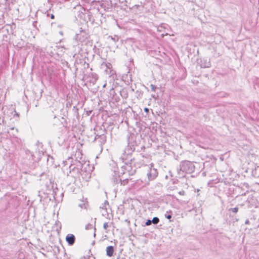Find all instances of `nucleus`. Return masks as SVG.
I'll return each mask as SVG.
<instances>
[{
	"instance_id": "obj_7",
	"label": "nucleus",
	"mask_w": 259,
	"mask_h": 259,
	"mask_svg": "<svg viewBox=\"0 0 259 259\" xmlns=\"http://www.w3.org/2000/svg\"><path fill=\"white\" fill-rule=\"evenodd\" d=\"M159 221V220L158 218L155 217L152 219V222L154 224H157Z\"/></svg>"
},
{
	"instance_id": "obj_1",
	"label": "nucleus",
	"mask_w": 259,
	"mask_h": 259,
	"mask_svg": "<svg viewBox=\"0 0 259 259\" xmlns=\"http://www.w3.org/2000/svg\"><path fill=\"white\" fill-rule=\"evenodd\" d=\"M72 9L71 13L74 17L73 21L74 22L78 20V18H81V5L78 0H73L71 2Z\"/></svg>"
},
{
	"instance_id": "obj_18",
	"label": "nucleus",
	"mask_w": 259,
	"mask_h": 259,
	"mask_svg": "<svg viewBox=\"0 0 259 259\" xmlns=\"http://www.w3.org/2000/svg\"><path fill=\"white\" fill-rule=\"evenodd\" d=\"M16 115L17 116H19V114H18V113H16Z\"/></svg>"
},
{
	"instance_id": "obj_11",
	"label": "nucleus",
	"mask_w": 259,
	"mask_h": 259,
	"mask_svg": "<svg viewBox=\"0 0 259 259\" xmlns=\"http://www.w3.org/2000/svg\"><path fill=\"white\" fill-rule=\"evenodd\" d=\"M238 210V208L237 207H235V208H234L232 209V211L235 213L237 212Z\"/></svg>"
},
{
	"instance_id": "obj_10",
	"label": "nucleus",
	"mask_w": 259,
	"mask_h": 259,
	"mask_svg": "<svg viewBox=\"0 0 259 259\" xmlns=\"http://www.w3.org/2000/svg\"><path fill=\"white\" fill-rule=\"evenodd\" d=\"M83 205H84V208H85V209H87V208H88V207H89V204H88V201H85V203H83Z\"/></svg>"
},
{
	"instance_id": "obj_2",
	"label": "nucleus",
	"mask_w": 259,
	"mask_h": 259,
	"mask_svg": "<svg viewBox=\"0 0 259 259\" xmlns=\"http://www.w3.org/2000/svg\"><path fill=\"white\" fill-rule=\"evenodd\" d=\"M70 158H69L68 160L63 161L62 162V169L64 170H68L69 169L70 172L72 171L73 172H76L79 176L80 175V169L78 167L75 166L74 164H70Z\"/></svg>"
},
{
	"instance_id": "obj_6",
	"label": "nucleus",
	"mask_w": 259,
	"mask_h": 259,
	"mask_svg": "<svg viewBox=\"0 0 259 259\" xmlns=\"http://www.w3.org/2000/svg\"><path fill=\"white\" fill-rule=\"evenodd\" d=\"M74 39L77 41L78 42L79 40H80L81 39V36L78 33H77L75 37H74Z\"/></svg>"
},
{
	"instance_id": "obj_20",
	"label": "nucleus",
	"mask_w": 259,
	"mask_h": 259,
	"mask_svg": "<svg viewBox=\"0 0 259 259\" xmlns=\"http://www.w3.org/2000/svg\"><path fill=\"white\" fill-rule=\"evenodd\" d=\"M78 206H79V207H81V204H79V205H78Z\"/></svg>"
},
{
	"instance_id": "obj_17",
	"label": "nucleus",
	"mask_w": 259,
	"mask_h": 259,
	"mask_svg": "<svg viewBox=\"0 0 259 259\" xmlns=\"http://www.w3.org/2000/svg\"><path fill=\"white\" fill-rule=\"evenodd\" d=\"M10 130H14V127H11V128H10Z\"/></svg>"
},
{
	"instance_id": "obj_12",
	"label": "nucleus",
	"mask_w": 259,
	"mask_h": 259,
	"mask_svg": "<svg viewBox=\"0 0 259 259\" xmlns=\"http://www.w3.org/2000/svg\"><path fill=\"white\" fill-rule=\"evenodd\" d=\"M151 222H152V221H151L150 220H148V221L146 222V225H147V226H149V225H151Z\"/></svg>"
},
{
	"instance_id": "obj_9",
	"label": "nucleus",
	"mask_w": 259,
	"mask_h": 259,
	"mask_svg": "<svg viewBox=\"0 0 259 259\" xmlns=\"http://www.w3.org/2000/svg\"><path fill=\"white\" fill-rule=\"evenodd\" d=\"M5 124V122L3 117H0V125Z\"/></svg>"
},
{
	"instance_id": "obj_4",
	"label": "nucleus",
	"mask_w": 259,
	"mask_h": 259,
	"mask_svg": "<svg viewBox=\"0 0 259 259\" xmlns=\"http://www.w3.org/2000/svg\"><path fill=\"white\" fill-rule=\"evenodd\" d=\"M75 237L73 234H68L66 237V240L68 245H72L75 242Z\"/></svg>"
},
{
	"instance_id": "obj_8",
	"label": "nucleus",
	"mask_w": 259,
	"mask_h": 259,
	"mask_svg": "<svg viewBox=\"0 0 259 259\" xmlns=\"http://www.w3.org/2000/svg\"><path fill=\"white\" fill-rule=\"evenodd\" d=\"M108 223H104L103 224V228L105 230H107L108 228Z\"/></svg>"
},
{
	"instance_id": "obj_5",
	"label": "nucleus",
	"mask_w": 259,
	"mask_h": 259,
	"mask_svg": "<svg viewBox=\"0 0 259 259\" xmlns=\"http://www.w3.org/2000/svg\"><path fill=\"white\" fill-rule=\"evenodd\" d=\"M106 254L109 257H111L113 255L114 249L113 246H109L106 247Z\"/></svg>"
},
{
	"instance_id": "obj_13",
	"label": "nucleus",
	"mask_w": 259,
	"mask_h": 259,
	"mask_svg": "<svg viewBox=\"0 0 259 259\" xmlns=\"http://www.w3.org/2000/svg\"><path fill=\"white\" fill-rule=\"evenodd\" d=\"M29 153L31 154V156L32 157V159L33 160L34 159V158H33L34 157V155H33V154L32 152H30V151H29Z\"/></svg>"
},
{
	"instance_id": "obj_3",
	"label": "nucleus",
	"mask_w": 259,
	"mask_h": 259,
	"mask_svg": "<svg viewBox=\"0 0 259 259\" xmlns=\"http://www.w3.org/2000/svg\"><path fill=\"white\" fill-rule=\"evenodd\" d=\"M194 169V166L189 161H182L180 164V170L185 173H191Z\"/></svg>"
},
{
	"instance_id": "obj_16",
	"label": "nucleus",
	"mask_w": 259,
	"mask_h": 259,
	"mask_svg": "<svg viewBox=\"0 0 259 259\" xmlns=\"http://www.w3.org/2000/svg\"><path fill=\"white\" fill-rule=\"evenodd\" d=\"M54 18H55L54 15L53 14H52V15H51V18L52 19H54Z\"/></svg>"
},
{
	"instance_id": "obj_15",
	"label": "nucleus",
	"mask_w": 259,
	"mask_h": 259,
	"mask_svg": "<svg viewBox=\"0 0 259 259\" xmlns=\"http://www.w3.org/2000/svg\"><path fill=\"white\" fill-rule=\"evenodd\" d=\"M166 218H167V219H171V215H170V214H169V215H167V216H166Z\"/></svg>"
},
{
	"instance_id": "obj_19",
	"label": "nucleus",
	"mask_w": 259,
	"mask_h": 259,
	"mask_svg": "<svg viewBox=\"0 0 259 259\" xmlns=\"http://www.w3.org/2000/svg\"><path fill=\"white\" fill-rule=\"evenodd\" d=\"M16 133L18 132V130L17 129H16Z\"/></svg>"
},
{
	"instance_id": "obj_14",
	"label": "nucleus",
	"mask_w": 259,
	"mask_h": 259,
	"mask_svg": "<svg viewBox=\"0 0 259 259\" xmlns=\"http://www.w3.org/2000/svg\"><path fill=\"white\" fill-rule=\"evenodd\" d=\"M144 111L146 112V113H148L149 112V109L147 108H144Z\"/></svg>"
}]
</instances>
